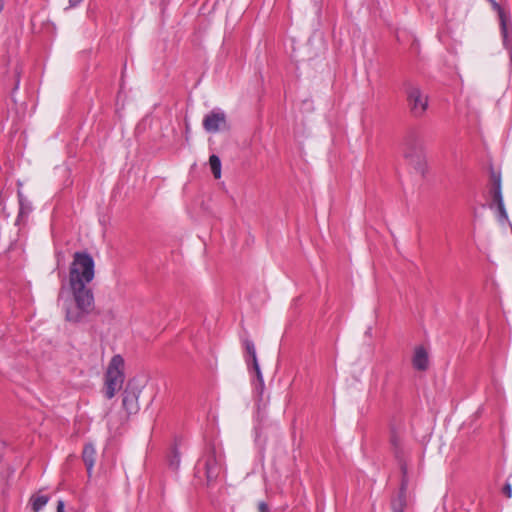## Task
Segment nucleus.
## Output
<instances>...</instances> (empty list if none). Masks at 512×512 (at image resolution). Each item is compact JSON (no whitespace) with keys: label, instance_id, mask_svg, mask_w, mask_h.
I'll list each match as a JSON object with an SVG mask.
<instances>
[{"label":"nucleus","instance_id":"nucleus-8","mask_svg":"<svg viewBox=\"0 0 512 512\" xmlns=\"http://www.w3.org/2000/svg\"><path fill=\"white\" fill-rule=\"evenodd\" d=\"M123 407L129 414L138 411V395L135 392H126L123 397Z\"/></svg>","mask_w":512,"mask_h":512},{"label":"nucleus","instance_id":"nucleus-1","mask_svg":"<svg viewBox=\"0 0 512 512\" xmlns=\"http://www.w3.org/2000/svg\"><path fill=\"white\" fill-rule=\"evenodd\" d=\"M94 267V260L88 253L74 254L69 271L71 296L60 297L66 320L69 322H82L94 308V296L88 287L95 275Z\"/></svg>","mask_w":512,"mask_h":512},{"label":"nucleus","instance_id":"nucleus-17","mask_svg":"<svg viewBox=\"0 0 512 512\" xmlns=\"http://www.w3.org/2000/svg\"><path fill=\"white\" fill-rule=\"evenodd\" d=\"M503 493L508 497V498H511L512 497V487H511V484L510 483H506L504 488H503Z\"/></svg>","mask_w":512,"mask_h":512},{"label":"nucleus","instance_id":"nucleus-6","mask_svg":"<svg viewBox=\"0 0 512 512\" xmlns=\"http://www.w3.org/2000/svg\"><path fill=\"white\" fill-rule=\"evenodd\" d=\"M413 367L417 370H426L429 365L428 352L423 346H417L414 349L412 358Z\"/></svg>","mask_w":512,"mask_h":512},{"label":"nucleus","instance_id":"nucleus-18","mask_svg":"<svg viewBox=\"0 0 512 512\" xmlns=\"http://www.w3.org/2000/svg\"><path fill=\"white\" fill-rule=\"evenodd\" d=\"M258 509L260 512H269L268 506L264 502L259 503Z\"/></svg>","mask_w":512,"mask_h":512},{"label":"nucleus","instance_id":"nucleus-24","mask_svg":"<svg viewBox=\"0 0 512 512\" xmlns=\"http://www.w3.org/2000/svg\"><path fill=\"white\" fill-rule=\"evenodd\" d=\"M178 464H179V459H178L177 457H175V460H173V461L171 462V465H175V466L177 467V466H178Z\"/></svg>","mask_w":512,"mask_h":512},{"label":"nucleus","instance_id":"nucleus-4","mask_svg":"<svg viewBox=\"0 0 512 512\" xmlns=\"http://www.w3.org/2000/svg\"><path fill=\"white\" fill-rule=\"evenodd\" d=\"M407 98L410 109L415 116H421L426 111L428 99L418 87H410L407 91Z\"/></svg>","mask_w":512,"mask_h":512},{"label":"nucleus","instance_id":"nucleus-12","mask_svg":"<svg viewBox=\"0 0 512 512\" xmlns=\"http://www.w3.org/2000/svg\"><path fill=\"white\" fill-rule=\"evenodd\" d=\"M211 171L216 179L221 177V161L218 156L211 155L209 158Z\"/></svg>","mask_w":512,"mask_h":512},{"label":"nucleus","instance_id":"nucleus-19","mask_svg":"<svg viewBox=\"0 0 512 512\" xmlns=\"http://www.w3.org/2000/svg\"><path fill=\"white\" fill-rule=\"evenodd\" d=\"M56 512H64V502L62 500L58 501Z\"/></svg>","mask_w":512,"mask_h":512},{"label":"nucleus","instance_id":"nucleus-23","mask_svg":"<svg viewBox=\"0 0 512 512\" xmlns=\"http://www.w3.org/2000/svg\"><path fill=\"white\" fill-rule=\"evenodd\" d=\"M392 444H393L395 447H397V446H398V439H397L395 436H393V438H392Z\"/></svg>","mask_w":512,"mask_h":512},{"label":"nucleus","instance_id":"nucleus-2","mask_svg":"<svg viewBox=\"0 0 512 512\" xmlns=\"http://www.w3.org/2000/svg\"><path fill=\"white\" fill-rule=\"evenodd\" d=\"M123 367V358L120 355L113 356L106 372L104 390L106 398H113L116 392L121 389L124 381Z\"/></svg>","mask_w":512,"mask_h":512},{"label":"nucleus","instance_id":"nucleus-14","mask_svg":"<svg viewBox=\"0 0 512 512\" xmlns=\"http://www.w3.org/2000/svg\"><path fill=\"white\" fill-rule=\"evenodd\" d=\"M498 207V220L500 222L506 221L508 219L507 212L504 206V202L500 201V205Z\"/></svg>","mask_w":512,"mask_h":512},{"label":"nucleus","instance_id":"nucleus-26","mask_svg":"<svg viewBox=\"0 0 512 512\" xmlns=\"http://www.w3.org/2000/svg\"><path fill=\"white\" fill-rule=\"evenodd\" d=\"M404 154H405V157H407V158L411 156L410 153H408L407 151H405Z\"/></svg>","mask_w":512,"mask_h":512},{"label":"nucleus","instance_id":"nucleus-9","mask_svg":"<svg viewBox=\"0 0 512 512\" xmlns=\"http://www.w3.org/2000/svg\"><path fill=\"white\" fill-rule=\"evenodd\" d=\"M18 200L20 206L18 214L19 219L28 215L32 211V204L24 197L23 193L20 190H18Z\"/></svg>","mask_w":512,"mask_h":512},{"label":"nucleus","instance_id":"nucleus-15","mask_svg":"<svg viewBox=\"0 0 512 512\" xmlns=\"http://www.w3.org/2000/svg\"><path fill=\"white\" fill-rule=\"evenodd\" d=\"M253 368L256 372V376H257L258 381L260 382V385L263 386V377H262V373L260 371V367H259L257 360H256V364H253Z\"/></svg>","mask_w":512,"mask_h":512},{"label":"nucleus","instance_id":"nucleus-5","mask_svg":"<svg viewBox=\"0 0 512 512\" xmlns=\"http://www.w3.org/2000/svg\"><path fill=\"white\" fill-rule=\"evenodd\" d=\"M492 7L498 12L500 25H501V33L503 38V45L507 50H510L512 47V37H511V22L509 16L505 13V11L499 6V4L494 0H489Z\"/></svg>","mask_w":512,"mask_h":512},{"label":"nucleus","instance_id":"nucleus-25","mask_svg":"<svg viewBox=\"0 0 512 512\" xmlns=\"http://www.w3.org/2000/svg\"><path fill=\"white\" fill-rule=\"evenodd\" d=\"M3 7H4L3 0H0V12L3 10Z\"/></svg>","mask_w":512,"mask_h":512},{"label":"nucleus","instance_id":"nucleus-21","mask_svg":"<svg viewBox=\"0 0 512 512\" xmlns=\"http://www.w3.org/2000/svg\"><path fill=\"white\" fill-rule=\"evenodd\" d=\"M393 511L394 512H403L402 503H400L399 506L394 505L393 506Z\"/></svg>","mask_w":512,"mask_h":512},{"label":"nucleus","instance_id":"nucleus-20","mask_svg":"<svg viewBox=\"0 0 512 512\" xmlns=\"http://www.w3.org/2000/svg\"><path fill=\"white\" fill-rule=\"evenodd\" d=\"M82 1L83 0H69V7L70 8L75 7V6H77Z\"/></svg>","mask_w":512,"mask_h":512},{"label":"nucleus","instance_id":"nucleus-7","mask_svg":"<svg viewBox=\"0 0 512 512\" xmlns=\"http://www.w3.org/2000/svg\"><path fill=\"white\" fill-rule=\"evenodd\" d=\"M95 454H96V451H95V448L93 445H91V444L85 445V447L83 449L82 457H83V461L86 465L87 473L89 476H91L92 470L94 467Z\"/></svg>","mask_w":512,"mask_h":512},{"label":"nucleus","instance_id":"nucleus-22","mask_svg":"<svg viewBox=\"0 0 512 512\" xmlns=\"http://www.w3.org/2000/svg\"><path fill=\"white\" fill-rule=\"evenodd\" d=\"M4 201H5V199H4V197L2 196V192L0 191V207H3V205H4Z\"/></svg>","mask_w":512,"mask_h":512},{"label":"nucleus","instance_id":"nucleus-10","mask_svg":"<svg viewBox=\"0 0 512 512\" xmlns=\"http://www.w3.org/2000/svg\"><path fill=\"white\" fill-rule=\"evenodd\" d=\"M49 501V497L47 495L36 494L30 498V503L32 506V510L34 512H39Z\"/></svg>","mask_w":512,"mask_h":512},{"label":"nucleus","instance_id":"nucleus-11","mask_svg":"<svg viewBox=\"0 0 512 512\" xmlns=\"http://www.w3.org/2000/svg\"><path fill=\"white\" fill-rule=\"evenodd\" d=\"M220 471V467L214 459L208 460L206 463V476L208 481H212L217 478Z\"/></svg>","mask_w":512,"mask_h":512},{"label":"nucleus","instance_id":"nucleus-13","mask_svg":"<svg viewBox=\"0 0 512 512\" xmlns=\"http://www.w3.org/2000/svg\"><path fill=\"white\" fill-rule=\"evenodd\" d=\"M244 346L247 353L252 357L253 364H256L257 356L254 343L251 340L246 339L244 341Z\"/></svg>","mask_w":512,"mask_h":512},{"label":"nucleus","instance_id":"nucleus-16","mask_svg":"<svg viewBox=\"0 0 512 512\" xmlns=\"http://www.w3.org/2000/svg\"><path fill=\"white\" fill-rule=\"evenodd\" d=\"M494 200L497 203V206L500 205V201H503L502 193L499 187L495 191Z\"/></svg>","mask_w":512,"mask_h":512},{"label":"nucleus","instance_id":"nucleus-3","mask_svg":"<svg viewBox=\"0 0 512 512\" xmlns=\"http://www.w3.org/2000/svg\"><path fill=\"white\" fill-rule=\"evenodd\" d=\"M203 127L208 133H217L227 129L225 113L220 109L212 110L204 117Z\"/></svg>","mask_w":512,"mask_h":512}]
</instances>
